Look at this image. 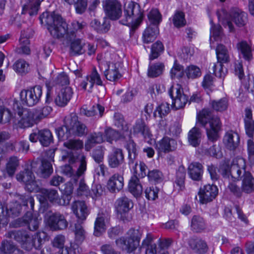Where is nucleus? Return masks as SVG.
Returning <instances> with one entry per match:
<instances>
[{"instance_id":"1","label":"nucleus","mask_w":254,"mask_h":254,"mask_svg":"<svg viewBox=\"0 0 254 254\" xmlns=\"http://www.w3.org/2000/svg\"><path fill=\"white\" fill-rule=\"evenodd\" d=\"M40 19L42 23H45L51 35L56 38L63 37L66 33V39L70 43V54L75 56L79 54V40L76 38V33L79 29V23L73 22L71 27L67 31V25L59 14L54 12H43Z\"/></svg>"},{"instance_id":"2","label":"nucleus","mask_w":254,"mask_h":254,"mask_svg":"<svg viewBox=\"0 0 254 254\" xmlns=\"http://www.w3.org/2000/svg\"><path fill=\"white\" fill-rule=\"evenodd\" d=\"M199 122L206 130L207 135L209 141H215L218 138V131L221 124L219 118L214 117L208 109L202 110L197 116Z\"/></svg>"},{"instance_id":"3","label":"nucleus","mask_w":254,"mask_h":254,"mask_svg":"<svg viewBox=\"0 0 254 254\" xmlns=\"http://www.w3.org/2000/svg\"><path fill=\"white\" fill-rule=\"evenodd\" d=\"M143 10L137 3L131 1L124 5V15L120 23L130 25L132 30L141 23L143 18Z\"/></svg>"},{"instance_id":"4","label":"nucleus","mask_w":254,"mask_h":254,"mask_svg":"<svg viewBox=\"0 0 254 254\" xmlns=\"http://www.w3.org/2000/svg\"><path fill=\"white\" fill-rule=\"evenodd\" d=\"M7 238L14 239L19 242L21 247L26 251H29L33 248H38L41 242L38 233L30 235L26 231L13 230L9 231L6 234Z\"/></svg>"},{"instance_id":"5","label":"nucleus","mask_w":254,"mask_h":254,"mask_svg":"<svg viewBox=\"0 0 254 254\" xmlns=\"http://www.w3.org/2000/svg\"><path fill=\"white\" fill-rule=\"evenodd\" d=\"M141 236L142 233L138 229L130 228L127 232L126 236L116 240V244L123 251L131 253L139 246Z\"/></svg>"},{"instance_id":"6","label":"nucleus","mask_w":254,"mask_h":254,"mask_svg":"<svg viewBox=\"0 0 254 254\" xmlns=\"http://www.w3.org/2000/svg\"><path fill=\"white\" fill-rule=\"evenodd\" d=\"M247 22V14L238 8H232L228 15L222 21L225 27H228L230 32H234L235 27L233 22L239 27L244 26Z\"/></svg>"},{"instance_id":"7","label":"nucleus","mask_w":254,"mask_h":254,"mask_svg":"<svg viewBox=\"0 0 254 254\" xmlns=\"http://www.w3.org/2000/svg\"><path fill=\"white\" fill-rule=\"evenodd\" d=\"M42 95V87L36 85L29 89L21 90L20 98L23 104L31 107L39 102Z\"/></svg>"},{"instance_id":"8","label":"nucleus","mask_w":254,"mask_h":254,"mask_svg":"<svg viewBox=\"0 0 254 254\" xmlns=\"http://www.w3.org/2000/svg\"><path fill=\"white\" fill-rule=\"evenodd\" d=\"M16 179L18 181L23 183L26 189L30 192L37 191L39 189L35 176L29 168H26L18 173L16 175Z\"/></svg>"},{"instance_id":"9","label":"nucleus","mask_w":254,"mask_h":254,"mask_svg":"<svg viewBox=\"0 0 254 254\" xmlns=\"http://www.w3.org/2000/svg\"><path fill=\"white\" fill-rule=\"evenodd\" d=\"M168 92L173 101L172 106L176 110L182 109L185 107L188 99L179 85H177L175 87L172 86Z\"/></svg>"},{"instance_id":"10","label":"nucleus","mask_w":254,"mask_h":254,"mask_svg":"<svg viewBox=\"0 0 254 254\" xmlns=\"http://www.w3.org/2000/svg\"><path fill=\"white\" fill-rule=\"evenodd\" d=\"M104 9L106 15L112 20L119 19L122 14V4L117 0H106Z\"/></svg>"},{"instance_id":"11","label":"nucleus","mask_w":254,"mask_h":254,"mask_svg":"<svg viewBox=\"0 0 254 254\" xmlns=\"http://www.w3.org/2000/svg\"><path fill=\"white\" fill-rule=\"evenodd\" d=\"M218 190L216 186L208 184L200 188L198 194L199 201L202 204L212 201L217 195Z\"/></svg>"},{"instance_id":"12","label":"nucleus","mask_w":254,"mask_h":254,"mask_svg":"<svg viewBox=\"0 0 254 254\" xmlns=\"http://www.w3.org/2000/svg\"><path fill=\"white\" fill-rule=\"evenodd\" d=\"M246 164L245 160L240 157L234 158L231 165V179L239 181L243 175L247 173L245 170Z\"/></svg>"},{"instance_id":"13","label":"nucleus","mask_w":254,"mask_h":254,"mask_svg":"<svg viewBox=\"0 0 254 254\" xmlns=\"http://www.w3.org/2000/svg\"><path fill=\"white\" fill-rule=\"evenodd\" d=\"M190 249L196 254H205L209 250L206 242L201 238L194 236L188 240Z\"/></svg>"},{"instance_id":"14","label":"nucleus","mask_w":254,"mask_h":254,"mask_svg":"<svg viewBox=\"0 0 254 254\" xmlns=\"http://www.w3.org/2000/svg\"><path fill=\"white\" fill-rule=\"evenodd\" d=\"M48 224L52 230L58 231L66 228L68 223L63 215L56 213L49 217Z\"/></svg>"},{"instance_id":"15","label":"nucleus","mask_w":254,"mask_h":254,"mask_svg":"<svg viewBox=\"0 0 254 254\" xmlns=\"http://www.w3.org/2000/svg\"><path fill=\"white\" fill-rule=\"evenodd\" d=\"M40 220L38 217L33 216L31 211H27V213L21 218L16 220L19 227L24 225H27L31 231H35L39 227Z\"/></svg>"},{"instance_id":"16","label":"nucleus","mask_w":254,"mask_h":254,"mask_svg":"<svg viewBox=\"0 0 254 254\" xmlns=\"http://www.w3.org/2000/svg\"><path fill=\"white\" fill-rule=\"evenodd\" d=\"M68 138L64 143V146L71 151L69 156V162L73 164L78 162V154L77 151L79 149V139L78 138Z\"/></svg>"},{"instance_id":"17","label":"nucleus","mask_w":254,"mask_h":254,"mask_svg":"<svg viewBox=\"0 0 254 254\" xmlns=\"http://www.w3.org/2000/svg\"><path fill=\"white\" fill-rule=\"evenodd\" d=\"M124 154L121 148H113L112 151L108 156L109 166L111 168H117L124 162Z\"/></svg>"},{"instance_id":"18","label":"nucleus","mask_w":254,"mask_h":254,"mask_svg":"<svg viewBox=\"0 0 254 254\" xmlns=\"http://www.w3.org/2000/svg\"><path fill=\"white\" fill-rule=\"evenodd\" d=\"M64 123L71 132L72 133V135L74 137L79 136V121L76 113H72L69 115L65 117Z\"/></svg>"},{"instance_id":"19","label":"nucleus","mask_w":254,"mask_h":254,"mask_svg":"<svg viewBox=\"0 0 254 254\" xmlns=\"http://www.w3.org/2000/svg\"><path fill=\"white\" fill-rule=\"evenodd\" d=\"M223 142L228 149L235 150L240 143L239 135L232 130L228 131L224 137Z\"/></svg>"},{"instance_id":"20","label":"nucleus","mask_w":254,"mask_h":254,"mask_svg":"<svg viewBox=\"0 0 254 254\" xmlns=\"http://www.w3.org/2000/svg\"><path fill=\"white\" fill-rule=\"evenodd\" d=\"M72 94L71 87L66 86L63 88L55 99L56 104L59 107H64L70 100Z\"/></svg>"},{"instance_id":"21","label":"nucleus","mask_w":254,"mask_h":254,"mask_svg":"<svg viewBox=\"0 0 254 254\" xmlns=\"http://www.w3.org/2000/svg\"><path fill=\"white\" fill-rule=\"evenodd\" d=\"M133 206L132 201L126 196H122L117 199L115 208L118 213L120 214L128 212Z\"/></svg>"},{"instance_id":"22","label":"nucleus","mask_w":254,"mask_h":254,"mask_svg":"<svg viewBox=\"0 0 254 254\" xmlns=\"http://www.w3.org/2000/svg\"><path fill=\"white\" fill-rule=\"evenodd\" d=\"M94 83L98 85H102V81L101 79L100 76L95 67L93 69L90 75L86 76L85 80L82 81L81 85L82 88L86 90V86L88 84L89 89H88V91L90 92Z\"/></svg>"},{"instance_id":"23","label":"nucleus","mask_w":254,"mask_h":254,"mask_svg":"<svg viewBox=\"0 0 254 254\" xmlns=\"http://www.w3.org/2000/svg\"><path fill=\"white\" fill-rule=\"evenodd\" d=\"M203 167L202 165L196 162L191 163L188 167V174L193 181H200L202 178Z\"/></svg>"},{"instance_id":"24","label":"nucleus","mask_w":254,"mask_h":254,"mask_svg":"<svg viewBox=\"0 0 254 254\" xmlns=\"http://www.w3.org/2000/svg\"><path fill=\"white\" fill-rule=\"evenodd\" d=\"M123 187L124 178L119 174L113 175L107 183V188L112 192L119 191Z\"/></svg>"},{"instance_id":"25","label":"nucleus","mask_w":254,"mask_h":254,"mask_svg":"<svg viewBox=\"0 0 254 254\" xmlns=\"http://www.w3.org/2000/svg\"><path fill=\"white\" fill-rule=\"evenodd\" d=\"M33 113L31 110H24L22 111L21 119L17 123V126L21 128L32 127L35 122Z\"/></svg>"},{"instance_id":"26","label":"nucleus","mask_w":254,"mask_h":254,"mask_svg":"<svg viewBox=\"0 0 254 254\" xmlns=\"http://www.w3.org/2000/svg\"><path fill=\"white\" fill-rule=\"evenodd\" d=\"M156 147L159 151L168 153L176 149L177 142L174 139L166 137L158 142Z\"/></svg>"},{"instance_id":"27","label":"nucleus","mask_w":254,"mask_h":254,"mask_svg":"<svg viewBox=\"0 0 254 254\" xmlns=\"http://www.w3.org/2000/svg\"><path fill=\"white\" fill-rule=\"evenodd\" d=\"M22 5V14L28 13L30 15L37 14L40 2L34 0H21Z\"/></svg>"},{"instance_id":"28","label":"nucleus","mask_w":254,"mask_h":254,"mask_svg":"<svg viewBox=\"0 0 254 254\" xmlns=\"http://www.w3.org/2000/svg\"><path fill=\"white\" fill-rule=\"evenodd\" d=\"M242 190L243 192L250 193L254 191V178L251 173L247 172L242 177Z\"/></svg>"},{"instance_id":"29","label":"nucleus","mask_w":254,"mask_h":254,"mask_svg":"<svg viewBox=\"0 0 254 254\" xmlns=\"http://www.w3.org/2000/svg\"><path fill=\"white\" fill-rule=\"evenodd\" d=\"M108 66V68L104 72L106 78L111 81H117L122 77L117 64L110 63Z\"/></svg>"},{"instance_id":"30","label":"nucleus","mask_w":254,"mask_h":254,"mask_svg":"<svg viewBox=\"0 0 254 254\" xmlns=\"http://www.w3.org/2000/svg\"><path fill=\"white\" fill-rule=\"evenodd\" d=\"M133 131L134 133H141L144 138H150L152 136L148 127L142 119L136 121Z\"/></svg>"},{"instance_id":"31","label":"nucleus","mask_w":254,"mask_h":254,"mask_svg":"<svg viewBox=\"0 0 254 254\" xmlns=\"http://www.w3.org/2000/svg\"><path fill=\"white\" fill-rule=\"evenodd\" d=\"M129 191L135 197L139 196L142 192V187L139 179L136 177H131L128 185Z\"/></svg>"},{"instance_id":"32","label":"nucleus","mask_w":254,"mask_h":254,"mask_svg":"<svg viewBox=\"0 0 254 254\" xmlns=\"http://www.w3.org/2000/svg\"><path fill=\"white\" fill-rule=\"evenodd\" d=\"M104 141L103 133L101 132L91 133L85 143V148L89 151L96 144L101 143Z\"/></svg>"},{"instance_id":"33","label":"nucleus","mask_w":254,"mask_h":254,"mask_svg":"<svg viewBox=\"0 0 254 254\" xmlns=\"http://www.w3.org/2000/svg\"><path fill=\"white\" fill-rule=\"evenodd\" d=\"M159 33L158 28L157 26L150 25L145 30L143 33V42L145 44L153 42L156 38Z\"/></svg>"},{"instance_id":"34","label":"nucleus","mask_w":254,"mask_h":254,"mask_svg":"<svg viewBox=\"0 0 254 254\" xmlns=\"http://www.w3.org/2000/svg\"><path fill=\"white\" fill-rule=\"evenodd\" d=\"M244 121L246 133L252 137L254 133V124L252 122V111L250 109L245 110Z\"/></svg>"},{"instance_id":"35","label":"nucleus","mask_w":254,"mask_h":254,"mask_svg":"<svg viewBox=\"0 0 254 254\" xmlns=\"http://www.w3.org/2000/svg\"><path fill=\"white\" fill-rule=\"evenodd\" d=\"M130 168L133 173L132 177H136L139 179L147 176L148 171L147 166L142 161H139V163H135V165Z\"/></svg>"},{"instance_id":"36","label":"nucleus","mask_w":254,"mask_h":254,"mask_svg":"<svg viewBox=\"0 0 254 254\" xmlns=\"http://www.w3.org/2000/svg\"><path fill=\"white\" fill-rule=\"evenodd\" d=\"M201 133L199 129L196 127L192 128L189 132V142L194 147H196L199 145L201 142Z\"/></svg>"},{"instance_id":"37","label":"nucleus","mask_w":254,"mask_h":254,"mask_svg":"<svg viewBox=\"0 0 254 254\" xmlns=\"http://www.w3.org/2000/svg\"><path fill=\"white\" fill-rule=\"evenodd\" d=\"M164 69V65L162 63L150 64L147 70V76L150 78L157 77L162 74Z\"/></svg>"},{"instance_id":"38","label":"nucleus","mask_w":254,"mask_h":254,"mask_svg":"<svg viewBox=\"0 0 254 254\" xmlns=\"http://www.w3.org/2000/svg\"><path fill=\"white\" fill-rule=\"evenodd\" d=\"M191 228L196 233H200L206 228V224L203 218L199 216L194 215L191 222Z\"/></svg>"},{"instance_id":"39","label":"nucleus","mask_w":254,"mask_h":254,"mask_svg":"<svg viewBox=\"0 0 254 254\" xmlns=\"http://www.w3.org/2000/svg\"><path fill=\"white\" fill-rule=\"evenodd\" d=\"M105 108L103 106L100 104H97L93 106L89 110L84 107L80 108V114H83L87 117H92L97 115V112H98L99 117H102Z\"/></svg>"},{"instance_id":"40","label":"nucleus","mask_w":254,"mask_h":254,"mask_svg":"<svg viewBox=\"0 0 254 254\" xmlns=\"http://www.w3.org/2000/svg\"><path fill=\"white\" fill-rule=\"evenodd\" d=\"M212 108L217 112H223L227 110L228 106V100L226 98L219 100H211L209 102Z\"/></svg>"},{"instance_id":"41","label":"nucleus","mask_w":254,"mask_h":254,"mask_svg":"<svg viewBox=\"0 0 254 254\" xmlns=\"http://www.w3.org/2000/svg\"><path fill=\"white\" fill-rule=\"evenodd\" d=\"M217 62L221 63H228L230 60L227 49L222 44H219L216 48Z\"/></svg>"},{"instance_id":"42","label":"nucleus","mask_w":254,"mask_h":254,"mask_svg":"<svg viewBox=\"0 0 254 254\" xmlns=\"http://www.w3.org/2000/svg\"><path fill=\"white\" fill-rule=\"evenodd\" d=\"M39 141L44 146H48L53 141L51 132L49 129L39 130Z\"/></svg>"},{"instance_id":"43","label":"nucleus","mask_w":254,"mask_h":254,"mask_svg":"<svg viewBox=\"0 0 254 254\" xmlns=\"http://www.w3.org/2000/svg\"><path fill=\"white\" fill-rule=\"evenodd\" d=\"M39 170L41 177L44 178H48L53 172L51 162L46 159H43L42 160Z\"/></svg>"},{"instance_id":"44","label":"nucleus","mask_w":254,"mask_h":254,"mask_svg":"<svg viewBox=\"0 0 254 254\" xmlns=\"http://www.w3.org/2000/svg\"><path fill=\"white\" fill-rule=\"evenodd\" d=\"M19 166V160L16 156H11L7 161L6 171L9 176H12Z\"/></svg>"},{"instance_id":"45","label":"nucleus","mask_w":254,"mask_h":254,"mask_svg":"<svg viewBox=\"0 0 254 254\" xmlns=\"http://www.w3.org/2000/svg\"><path fill=\"white\" fill-rule=\"evenodd\" d=\"M41 193L44 197L50 202L57 203L60 204V202H62V200L59 198V194L56 190L44 189L41 190Z\"/></svg>"},{"instance_id":"46","label":"nucleus","mask_w":254,"mask_h":254,"mask_svg":"<svg viewBox=\"0 0 254 254\" xmlns=\"http://www.w3.org/2000/svg\"><path fill=\"white\" fill-rule=\"evenodd\" d=\"M186 178V170L185 167L180 166L177 172L175 183L177 186L179 187L180 190H182L185 188V180Z\"/></svg>"},{"instance_id":"47","label":"nucleus","mask_w":254,"mask_h":254,"mask_svg":"<svg viewBox=\"0 0 254 254\" xmlns=\"http://www.w3.org/2000/svg\"><path fill=\"white\" fill-rule=\"evenodd\" d=\"M56 132L59 139L60 140H65L71 136H73L72 133L66 127V125L64 123L63 126L56 128Z\"/></svg>"},{"instance_id":"48","label":"nucleus","mask_w":254,"mask_h":254,"mask_svg":"<svg viewBox=\"0 0 254 254\" xmlns=\"http://www.w3.org/2000/svg\"><path fill=\"white\" fill-rule=\"evenodd\" d=\"M62 172L65 175L71 177V181L77 184L79 178V166L77 168L76 173H73L72 167L68 165H65L62 168Z\"/></svg>"},{"instance_id":"49","label":"nucleus","mask_w":254,"mask_h":254,"mask_svg":"<svg viewBox=\"0 0 254 254\" xmlns=\"http://www.w3.org/2000/svg\"><path fill=\"white\" fill-rule=\"evenodd\" d=\"M238 49L241 51L244 58L247 60L251 59L252 55L250 46L246 41H242L237 45Z\"/></svg>"},{"instance_id":"50","label":"nucleus","mask_w":254,"mask_h":254,"mask_svg":"<svg viewBox=\"0 0 254 254\" xmlns=\"http://www.w3.org/2000/svg\"><path fill=\"white\" fill-rule=\"evenodd\" d=\"M13 69L19 74L27 73L29 69V64L24 60L19 59L13 65Z\"/></svg>"},{"instance_id":"51","label":"nucleus","mask_w":254,"mask_h":254,"mask_svg":"<svg viewBox=\"0 0 254 254\" xmlns=\"http://www.w3.org/2000/svg\"><path fill=\"white\" fill-rule=\"evenodd\" d=\"M148 18L153 27H158L162 19L161 15L157 9H152L148 14Z\"/></svg>"},{"instance_id":"52","label":"nucleus","mask_w":254,"mask_h":254,"mask_svg":"<svg viewBox=\"0 0 254 254\" xmlns=\"http://www.w3.org/2000/svg\"><path fill=\"white\" fill-rule=\"evenodd\" d=\"M164 51V46L160 41H157L154 43L151 47V52L149 56L150 60H153L157 58L160 53Z\"/></svg>"},{"instance_id":"53","label":"nucleus","mask_w":254,"mask_h":254,"mask_svg":"<svg viewBox=\"0 0 254 254\" xmlns=\"http://www.w3.org/2000/svg\"><path fill=\"white\" fill-rule=\"evenodd\" d=\"M105 231L104 218L103 217H98L95 222L94 235L100 236Z\"/></svg>"},{"instance_id":"54","label":"nucleus","mask_w":254,"mask_h":254,"mask_svg":"<svg viewBox=\"0 0 254 254\" xmlns=\"http://www.w3.org/2000/svg\"><path fill=\"white\" fill-rule=\"evenodd\" d=\"M20 46L16 49L18 54L29 55L30 49L29 47V40L27 38H21L19 40Z\"/></svg>"},{"instance_id":"55","label":"nucleus","mask_w":254,"mask_h":254,"mask_svg":"<svg viewBox=\"0 0 254 254\" xmlns=\"http://www.w3.org/2000/svg\"><path fill=\"white\" fill-rule=\"evenodd\" d=\"M115 125L121 130L127 131L128 127L123 116L119 113H115L114 116Z\"/></svg>"},{"instance_id":"56","label":"nucleus","mask_w":254,"mask_h":254,"mask_svg":"<svg viewBox=\"0 0 254 254\" xmlns=\"http://www.w3.org/2000/svg\"><path fill=\"white\" fill-rule=\"evenodd\" d=\"M222 36V31L221 26L220 25H214L212 23V26L210 29V44H211L212 38L214 41H218L221 38Z\"/></svg>"},{"instance_id":"57","label":"nucleus","mask_w":254,"mask_h":254,"mask_svg":"<svg viewBox=\"0 0 254 254\" xmlns=\"http://www.w3.org/2000/svg\"><path fill=\"white\" fill-rule=\"evenodd\" d=\"M147 177L149 181L154 183H160L163 181V180L162 173L157 169L148 171Z\"/></svg>"},{"instance_id":"58","label":"nucleus","mask_w":254,"mask_h":254,"mask_svg":"<svg viewBox=\"0 0 254 254\" xmlns=\"http://www.w3.org/2000/svg\"><path fill=\"white\" fill-rule=\"evenodd\" d=\"M184 72H185L183 66L175 62L170 71L171 77L172 79L176 78H180L183 77L184 74Z\"/></svg>"},{"instance_id":"59","label":"nucleus","mask_w":254,"mask_h":254,"mask_svg":"<svg viewBox=\"0 0 254 254\" xmlns=\"http://www.w3.org/2000/svg\"><path fill=\"white\" fill-rule=\"evenodd\" d=\"M92 26H93L99 33H106L109 30L110 27L109 23L105 20L101 23V22L97 19H94L92 22Z\"/></svg>"},{"instance_id":"60","label":"nucleus","mask_w":254,"mask_h":254,"mask_svg":"<svg viewBox=\"0 0 254 254\" xmlns=\"http://www.w3.org/2000/svg\"><path fill=\"white\" fill-rule=\"evenodd\" d=\"M173 22L177 28L184 26L186 24L184 13L182 11H177L173 17Z\"/></svg>"},{"instance_id":"61","label":"nucleus","mask_w":254,"mask_h":254,"mask_svg":"<svg viewBox=\"0 0 254 254\" xmlns=\"http://www.w3.org/2000/svg\"><path fill=\"white\" fill-rule=\"evenodd\" d=\"M237 180L229 179L228 180L229 183L227 186V188L229 190L232 192L234 195L240 197L241 196L242 192V188H240L236 183Z\"/></svg>"},{"instance_id":"62","label":"nucleus","mask_w":254,"mask_h":254,"mask_svg":"<svg viewBox=\"0 0 254 254\" xmlns=\"http://www.w3.org/2000/svg\"><path fill=\"white\" fill-rule=\"evenodd\" d=\"M185 72L189 78H195L201 75L199 68L193 65L188 66L185 70Z\"/></svg>"},{"instance_id":"63","label":"nucleus","mask_w":254,"mask_h":254,"mask_svg":"<svg viewBox=\"0 0 254 254\" xmlns=\"http://www.w3.org/2000/svg\"><path fill=\"white\" fill-rule=\"evenodd\" d=\"M212 68L213 73L219 78L224 77L227 73V69L224 70L222 63L221 62H217L216 63H214Z\"/></svg>"},{"instance_id":"64","label":"nucleus","mask_w":254,"mask_h":254,"mask_svg":"<svg viewBox=\"0 0 254 254\" xmlns=\"http://www.w3.org/2000/svg\"><path fill=\"white\" fill-rule=\"evenodd\" d=\"M17 250V248L12 243L4 241L0 247V251L4 254H11Z\"/></svg>"}]
</instances>
